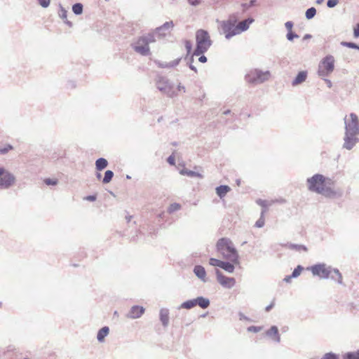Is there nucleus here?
<instances>
[{"label":"nucleus","instance_id":"f257e3e1","mask_svg":"<svg viewBox=\"0 0 359 359\" xmlns=\"http://www.w3.org/2000/svg\"><path fill=\"white\" fill-rule=\"evenodd\" d=\"M310 191L320 194L328 198H339L344 194L343 190L335 187V181L321 174H315L306 180Z\"/></svg>","mask_w":359,"mask_h":359},{"label":"nucleus","instance_id":"f03ea898","mask_svg":"<svg viewBox=\"0 0 359 359\" xmlns=\"http://www.w3.org/2000/svg\"><path fill=\"white\" fill-rule=\"evenodd\" d=\"M345 125V134L342 147L351 150L359 142V119L354 113H351L349 117L346 116L344 118Z\"/></svg>","mask_w":359,"mask_h":359},{"label":"nucleus","instance_id":"7ed1b4c3","mask_svg":"<svg viewBox=\"0 0 359 359\" xmlns=\"http://www.w3.org/2000/svg\"><path fill=\"white\" fill-rule=\"evenodd\" d=\"M217 252L221 255L223 259L233 264H239V255L234 247L233 242L228 238L219 239L216 244Z\"/></svg>","mask_w":359,"mask_h":359},{"label":"nucleus","instance_id":"20e7f679","mask_svg":"<svg viewBox=\"0 0 359 359\" xmlns=\"http://www.w3.org/2000/svg\"><path fill=\"white\" fill-rule=\"evenodd\" d=\"M313 276H319L320 278L327 279L330 275L334 273L337 276V283L343 284L341 273L337 269H334L330 266H327L324 263L317 264L309 269Z\"/></svg>","mask_w":359,"mask_h":359},{"label":"nucleus","instance_id":"39448f33","mask_svg":"<svg viewBox=\"0 0 359 359\" xmlns=\"http://www.w3.org/2000/svg\"><path fill=\"white\" fill-rule=\"evenodd\" d=\"M196 47L194 55L199 56L205 53L212 45L209 34L204 29H198L196 33Z\"/></svg>","mask_w":359,"mask_h":359},{"label":"nucleus","instance_id":"423d86ee","mask_svg":"<svg viewBox=\"0 0 359 359\" xmlns=\"http://www.w3.org/2000/svg\"><path fill=\"white\" fill-rule=\"evenodd\" d=\"M270 77L271 72L269 71H262L259 69H254L245 74V80L250 84L258 85L268 81Z\"/></svg>","mask_w":359,"mask_h":359},{"label":"nucleus","instance_id":"0eeeda50","mask_svg":"<svg viewBox=\"0 0 359 359\" xmlns=\"http://www.w3.org/2000/svg\"><path fill=\"white\" fill-rule=\"evenodd\" d=\"M156 41L154 33H148L146 35L140 36L136 41V53H140L143 56H148L151 55L149 43Z\"/></svg>","mask_w":359,"mask_h":359},{"label":"nucleus","instance_id":"6e6552de","mask_svg":"<svg viewBox=\"0 0 359 359\" xmlns=\"http://www.w3.org/2000/svg\"><path fill=\"white\" fill-rule=\"evenodd\" d=\"M156 85V88L168 97H173L177 95V93L174 90L173 84L166 77L158 76Z\"/></svg>","mask_w":359,"mask_h":359},{"label":"nucleus","instance_id":"1a4fd4ad","mask_svg":"<svg viewBox=\"0 0 359 359\" xmlns=\"http://www.w3.org/2000/svg\"><path fill=\"white\" fill-rule=\"evenodd\" d=\"M334 69V58L332 55L325 56L320 62L318 67V75L320 76H328Z\"/></svg>","mask_w":359,"mask_h":359},{"label":"nucleus","instance_id":"9d476101","mask_svg":"<svg viewBox=\"0 0 359 359\" xmlns=\"http://www.w3.org/2000/svg\"><path fill=\"white\" fill-rule=\"evenodd\" d=\"M15 182V177L4 168H0V190L7 189Z\"/></svg>","mask_w":359,"mask_h":359},{"label":"nucleus","instance_id":"9b49d317","mask_svg":"<svg viewBox=\"0 0 359 359\" xmlns=\"http://www.w3.org/2000/svg\"><path fill=\"white\" fill-rule=\"evenodd\" d=\"M221 28L226 39H230L233 36L238 35L237 25L223 20L221 22Z\"/></svg>","mask_w":359,"mask_h":359},{"label":"nucleus","instance_id":"f8f14e48","mask_svg":"<svg viewBox=\"0 0 359 359\" xmlns=\"http://www.w3.org/2000/svg\"><path fill=\"white\" fill-rule=\"evenodd\" d=\"M215 274L218 283L224 287L231 289L236 284V280L232 277H226L219 270H215Z\"/></svg>","mask_w":359,"mask_h":359},{"label":"nucleus","instance_id":"ddd939ff","mask_svg":"<svg viewBox=\"0 0 359 359\" xmlns=\"http://www.w3.org/2000/svg\"><path fill=\"white\" fill-rule=\"evenodd\" d=\"M174 27V23L172 20L165 22L161 26L156 27L152 33L157 34L158 38L166 36Z\"/></svg>","mask_w":359,"mask_h":359},{"label":"nucleus","instance_id":"4468645a","mask_svg":"<svg viewBox=\"0 0 359 359\" xmlns=\"http://www.w3.org/2000/svg\"><path fill=\"white\" fill-rule=\"evenodd\" d=\"M266 335L277 343L280 341V335L278 332V328L276 325L271 326L270 329L266 330Z\"/></svg>","mask_w":359,"mask_h":359},{"label":"nucleus","instance_id":"2eb2a0df","mask_svg":"<svg viewBox=\"0 0 359 359\" xmlns=\"http://www.w3.org/2000/svg\"><path fill=\"white\" fill-rule=\"evenodd\" d=\"M194 273L196 276L203 283L208 282L206 278V271L205 268L201 265H196L194 268Z\"/></svg>","mask_w":359,"mask_h":359},{"label":"nucleus","instance_id":"dca6fc26","mask_svg":"<svg viewBox=\"0 0 359 359\" xmlns=\"http://www.w3.org/2000/svg\"><path fill=\"white\" fill-rule=\"evenodd\" d=\"M254 22V19L248 18L237 24L238 34L247 31L249 29L250 25Z\"/></svg>","mask_w":359,"mask_h":359},{"label":"nucleus","instance_id":"f3484780","mask_svg":"<svg viewBox=\"0 0 359 359\" xmlns=\"http://www.w3.org/2000/svg\"><path fill=\"white\" fill-rule=\"evenodd\" d=\"M307 78V72L301 71L299 72L294 80L292 81V85L296 86L304 82Z\"/></svg>","mask_w":359,"mask_h":359},{"label":"nucleus","instance_id":"a211bd4d","mask_svg":"<svg viewBox=\"0 0 359 359\" xmlns=\"http://www.w3.org/2000/svg\"><path fill=\"white\" fill-rule=\"evenodd\" d=\"M160 320L163 327H166L169 324V311L167 309H161L159 313Z\"/></svg>","mask_w":359,"mask_h":359},{"label":"nucleus","instance_id":"6ab92c4d","mask_svg":"<svg viewBox=\"0 0 359 359\" xmlns=\"http://www.w3.org/2000/svg\"><path fill=\"white\" fill-rule=\"evenodd\" d=\"M109 333V328L107 326L102 327L100 329L97 334V339L99 342H103L104 341L105 337Z\"/></svg>","mask_w":359,"mask_h":359},{"label":"nucleus","instance_id":"aec40b11","mask_svg":"<svg viewBox=\"0 0 359 359\" xmlns=\"http://www.w3.org/2000/svg\"><path fill=\"white\" fill-rule=\"evenodd\" d=\"M196 305L199 306L201 309H207L210 306V300L203 297H198L195 299Z\"/></svg>","mask_w":359,"mask_h":359},{"label":"nucleus","instance_id":"412c9836","mask_svg":"<svg viewBox=\"0 0 359 359\" xmlns=\"http://www.w3.org/2000/svg\"><path fill=\"white\" fill-rule=\"evenodd\" d=\"M231 190L227 185H220L216 188V194L220 198H224L226 194Z\"/></svg>","mask_w":359,"mask_h":359},{"label":"nucleus","instance_id":"4be33fe9","mask_svg":"<svg viewBox=\"0 0 359 359\" xmlns=\"http://www.w3.org/2000/svg\"><path fill=\"white\" fill-rule=\"evenodd\" d=\"M108 165V161L104 158H99L95 161V168L98 171H102Z\"/></svg>","mask_w":359,"mask_h":359},{"label":"nucleus","instance_id":"5701e85b","mask_svg":"<svg viewBox=\"0 0 359 359\" xmlns=\"http://www.w3.org/2000/svg\"><path fill=\"white\" fill-rule=\"evenodd\" d=\"M180 173L182 175H187L190 177H198L200 179H202L203 177V175H201V173L188 170L187 168L181 170L180 171Z\"/></svg>","mask_w":359,"mask_h":359},{"label":"nucleus","instance_id":"b1692460","mask_svg":"<svg viewBox=\"0 0 359 359\" xmlns=\"http://www.w3.org/2000/svg\"><path fill=\"white\" fill-rule=\"evenodd\" d=\"M282 246L287 248L290 250H295V251H307V248L304 245H299V244H294V243H286L284 245H282Z\"/></svg>","mask_w":359,"mask_h":359},{"label":"nucleus","instance_id":"393cba45","mask_svg":"<svg viewBox=\"0 0 359 359\" xmlns=\"http://www.w3.org/2000/svg\"><path fill=\"white\" fill-rule=\"evenodd\" d=\"M234 264L233 262H231L229 261L224 262L222 263L221 269H224L225 271L232 273L234 271L235 266L233 265Z\"/></svg>","mask_w":359,"mask_h":359},{"label":"nucleus","instance_id":"a878e982","mask_svg":"<svg viewBox=\"0 0 359 359\" xmlns=\"http://www.w3.org/2000/svg\"><path fill=\"white\" fill-rule=\"evenodd\" d=\"M196 301L195 299H189L186 302H184L180 306L179 309H191L194 306H196Z\"/></svg>","mask_w":359,"mask_h":359},{"label":"nucleus","instance_id":"bb28decb","mask_svg":"<svg viewBox=\"0 0 359 359\" xmlns=\"http://www.w3.org/2000/svg\"><path fill=\"white\" fill-rule=\"evenodd\" d=\"M114 175V174L112 170H108L105 171L104 177L102 179V183L103 184L109 183L111 181Z\"/></svg>","mask_w":359,"mask_h":359},{"label":"nucleus","instance_id":"cd10ccee","mask_svg":"<svg viewBox=\"0 0 359 359\" xmlns=\"http://www.w3.org/2000/svg\"><path fill=\"white\" fill-rule=\"evenodd\" d=\"M83 10V6L81 3H76L72 6V11L76 15L82 14Z\"/></svg>","mask_w":359,"mask_h":359},{"label":"nucleus","instance_id":"c85d7f7f","mask_svg":"<svg viewBox=\"0 0 359 359\" xmlns=\"http://www.w3.org/2000/svg\"><path fill=\"white\" fill-rule=\"evenodd\" d=\"M266 212V210L263 209L261 212V215L259 219L255 222V226L257 228H262L264 226L265 220H264V214Z\"/></svg>","mask_w":359,"mask_h":359},{"label":"nucleus","instance_id":"c756f323","mask_svg":"<svg viewBox=\"0 0 359 359\" xmlns=\"http://www.w3.org/2000/svg\"><path fill=\"white\" fill-rule=\"evenodd\" d=\"M344 359H359V349L356 351L348 352L343 356Z\"/></svg>","mask_w":359,"mask_h":359},{"label":"nucleus","instance_id":"7c9ffc66","mask_svg":"<svg viewBox=\"0 0 359 359\" xmlns=\"http://www.w3.org/2000/svg\"><path fill=\"white\" fill-rule=\"evenodd\" d=\"M316 14V9L314 7H311L306 11L305 17L307 20H311Z\"/></svg>","mask_w":359,"mask_h":359},{"label":"nucleus","instance_id":"2f4dec72","mask_svg":"<svg viewBox=\"0 0 359 359\" xmlns=\"http://www.w3.org/2000/svg\"><path fill=\"white\" fill-rule=\"evenodd\" d=\"M180 208H181V205L180 204L177 203H172L169 206V208L168 209V212L169 213H172L174 212H176V211L180 210Z\"/></svg>","mask_w":359,"mask_h":359},{"label":"nucleus","instance_id":"473e14b6","mask_svg":"<svg viewBox=\"0 0 359 359\" xmlns=\"http://www.w3.org/2000/svg\"><path fill=\"white\" fill-rule=\"evenodd\" d=\"M341 45L344 47L359 50V45L353 42L341 41Z\"/></svg>","mask_w":359,"mask_h":359},{"label":"nucleus","instance_id":"72a5a7b5","mask_svg":"<svg viewBox=\"0 0 359 359\" xmlns=\"http://www.w3.org/2000/svg\"><path fill=\"white\" fill-rule=\"evenodd\" d=\"M58 15L60 18H62L63 20L67 18V11L65 8L62 6L61 4H60Z\"/></svg>","mask_w":359,"mask_h":359},{"label":"nucleus","instance_id":"f704fd0d","mask_svg":"<svg viewBox=\"0 0 359 359\" xmlns=\"http://www.w3.org/2000/svg\"><path fill=\"white\" fill-rule=\"evenodd\" d=\"M304 267L301 265H298L292 271V276H293L294 278H297L303 271Z\"/></svg>","mask_w":359,"mask_h":359},{"label":"nucleus","instance_id":"c9c22d12","mask_svg":"<svg viewBox=\"0 0 359 359\" xmlns=\"http://www.w3.org/2000/svg\"><path fill=\"white\" fill-rule=\"evenodd\" d=\"M222 262H223V261L215 259V258H210L209 259L210 265L213 266H218L219 268L221 267Z\"/></svg>","mask_w":359,"mask_h":359},{"label":"nucleus","instance_id":"e433bc0d","mask_svg":"<svg viewBox=\"0 0 359 359\" xmlns=\"http://www.w3.org/2000/svg\"><path fill=\"white\" fill-rule=\"evenodd\" d=\"M13 149V147L10 144H7L4 147L0 148V154H2V155L6 154L9 151H11Z\"/></svg>","mask_w":359,"mask_h":359},{"label":"nucleus","instance_id":"4c0bfd02","mask_svg":"<svg viewBox=\"0 0 359 359\" xmlns=\"http://www.w3.org/2000/svg\"><path fill=\"white\" fill-rule=\"evenodd\" d=\"M226 21H227L230 23L234 24V25H237L238 21V17L237 14L233 13V14L230 15L229 16L228 20H226Z\"/></svg>","mask_w":359,"mask_h":359},{"label":"nucleus","instance_id":"58836bf2","mask_svg":"<svg viewBox=\"0 0 359 359\" xmlns=\"http://www.w3.org/2000/svg\"><path fill=\"white\" fill-rule=\"evenodd\" d=\"M44 183L48 186H55L57 184L58 180L57 179L46 178Z\"/></svg>","mask_w":359,"mask_h":359},{"label":"nucleus","instance_id":"ea45409f","mask_svg":"<svg viewBox=\"0 0 359 359\" xmlns=\"http://www.w3.org/2000/svg\"><path fill=\"white\" fill-rule=\"evenodd\" d=\"M299 37V35L293 32H288L286 34V38L290 41H292L294 39H298Z\"/></svg>","mask_w":359,"mask_h":359},{"label":"nucleus","instance_id":"a19ab883","mask_svg":"<svg viewBox=\"0 0 359 359\" xmlns=\"http://www.w3.org/2000/svg\"><path fill=\"white\" fill-rule=\"evenodd\" d=\"M257 203L262 206V210L263 209H265L266 210V208L267 206H269L270 204L268 203L267 201H265V200H262V199H258L257 200Z\"/></svg>","mask_w":359,"mask_h":359},{"label":"nucleus","instance_id":"79ce46f5","mask_svg":"<svg viewBox=\"0 0 359 359\" xmlns=\"http://www.w3.org/2000/svg\"><path fill=\"white\" fill-rule=\"evenodd\" d=\"M324 359H339V356L332 352L327 353L323 355Z\"/></svg>","mask_w":359,"mask_h":359},{"label":"nucleus","instance_id":"37998d69","mask_svg":"<svg viewBox=\"0 0 359 359\" xmlns=\"http://www.w3.org/2000/svg\"><path fill=\"white\" fill-rule=\"evenodd\" d=\"M256 4V0H250L248 4L243 3L241 4V6L244 10L248 9L250 7L254 6Z\"/></svg>","mask_w":359,"mask_h":359},{"label":"nucleus","instance_id":"c03bdc74","mask_svg":"<svg viewBox=\"0 0 359 359\" xmlns=\"http://www.w3.org/2000/svg\"><path fill=\"white\" fill-rule=\"evenodd\" d=\"M144 313V309L142 306L136 305V318H140Z\"/></svg>","mask_w":359,"mask_h":359},{"label":"nucleus","instance_id":"a18cd8bd","mask_svg":"<svg viewBox=\"0 0 359 359\" xmlns=\"http://www.w3.org/2000/svg\"><path fill=\"white\" fill-rule=\"evenodd\" d=\"M185 48L187 51V54H190L192 50V43L189 40H186L184 42Z\"/></svg>","mask_w":359,"mask_h":359},{"label":"nucleus","instance_id":"49530a36","mask_svg":"<svg viewBox=\"0 0 359 359\" xmlns=\"http://www.w3.org/2000/svg\"><path fill=\"white\" fill-rule=\"evenodd\" d=\"M339 4V0H327V6L328 8H334Z\"/></svg>","mask_w":359,"mask_h":359},{"label":"nucleus","instance_id":"de8ad7c7","mask_svg":"<svg viewBox=\"0 0 359 359\" xmlns=\"http://www.w3.org/2000/svg\"><path fill=\"white\" fill-rule=\"evenodd\" d=\"M39 5L43 8H47L50 5V0H37Z\"/></svg>","mask_w":359,"mask_h":359},{"label":"nucleus","instance_id":"09e8293b","mask_svg":"<svg viewBox=\"0 0 359 359\" xmlns=\"http://www.w3.org/2000/svg\"><path fill=\"white\" fill-rule=\"evenodd\" d=\"M260 330H261V327H257V326L252 325V326H250L249 327H248V331L251 332L257 333V332H259Z\"/></svg>","mask_w":359,"mask_h":359},{"label":"nucleus","instance_id":"8fccbe9b","mask_svg":"<svg viewBox=\"0 0 359 359\" xmlns=\"http://www.w3.org/2000/svg\"><path fill=\"white\" fill-rule=\"evenodd\" d=\"M194 54H193V55H191V57H190V59H189V67L191 70L194 71L195 72H197V69H196V67L194 65H192V62H194Z\"/></svg>","mask_w":359,"mask_h":359},{"label":"nucleus","instance_id":"3c124183","mask_svg":"<svg viewBox=\"0 0 359 359\" xmlns=\"http://www.w3.org/2000/svg\"><path fill=\"white\" fill-rule=\"evenodd\" d=\"M293 22L292 21H287L285 23V27L288 32H292Z\"/></svg>","mask_w":359,"mask_h":359},{"label":"nucleus","instance_id":"603ef678","mask_svg":"<svg viewBox=\"0 0 359 359\" xmlns=\"http://www.w3.org/2000/svg\"><path fill=\"white\" fill-rule=\"evenodd\" d=\"M126 317L129 318H135V305L130 308V312L126 314Z\"/></svg>","mask_w":359,"mask_h":359},{"label":"nucleus","instance_id":"864d4df0","mask_svg":"<svg viewBox=\"0 0 359 359\" xmlns=\"http://www.w3.org/2000/svg\"><path fill=\"white\" fill-rule=\"evenodd\" d=\"M167 162L171 165H174L175 164V156L173 155H170L168 158H167Z\"/></svg>","mask_w":359,"mask_h":359},{"label":"nucleus","instance_id":"5fc2aeb1","mask_svg":"<svg viewBox=\"0 0 359 359\" xmlns=\"http://www.w3.org/2000/svg\"><path fill=\"white\" fill-rule=\"evenodd\" d=\"M353 36L355 38L359 37V23L356 24L353 29Z\"/></svg>","mask_w":359,"mask_h":359},{"label":"nucleus","instance_id":"6e6d98bb","mask_svg":"<svg viewBox=\"0 0 359 359\" xmlns=\"http://www.w3.org/2000/svg\"><path fill=\"white\" fill-rule=\"evenodd\" d=\"M187 1L193 6H198L201 4V0H187Z\"/></svg>","mask_w":359,"mask_h":359},{"label":"nucleus","instance_id":"4d7b16f0","mask_svg":"<svg viewBox=\"0 0 359 359\" xmlns=\"http://www.w3.org/2000/svg\"><path fill=\"white\" fill-rule=\"evenodd\" d=\"M96 199H97V196L95 194L87 196L85 198V200L88 201H92V202L96 201Z\"/></svg>","mask_w":359,"mask_h":359},{"label":"nucleus","instance_id":"13d9d810","mask_svg":"<svg viewBox=\"0 0 359 359\" xmlns=\"http://www.w3.org/2000/svg\"><path fill=\"white\" fill-rule=\"evenodd\" d=\"M180 59H177L172 62L170 65H161L162 67H175L179 64Z\"/></svg>","mask_w":359,"mask_h":359},{"label":"nucleus","instance_id":"bf43d9fd","mask_svg":"<svg viewBox=\"0 0 359 359\" xmlns=\"http://www.w3.org/2000/svg\"><path fill=\"white\" fill-rule=\"evenodd\" d=\"M198 58V61L202 63H205L207 62V57L204 55L201 54Z\"/></svg>","mask_w":359,"mask_h":359},{"label":"nucleus","instance_id":"052dcab7","mask_svg":"<svg viewBox=\"0 0 359 359\" xmlns=\"http://www.w3.org/2000/svg\"><path fill=\"white\" fill-rule=\"evenodd\" d=\"M292 278H294L293 276H292V275H290V276H286L284 279H283V281L287 283H290L291 282V279Z\"/></svg>","mask_w":359,"mask_h":359},{"label":"nucleus","instance_id":"680f3d73","mask_svg":"<svg viewBox=\"0 0 359 359\" xmlns=\"http://www.w3.org/2000/svg\"><path fill=\"white\" fill-rule=\"evenodd\" d=\"M311 38H312V35H311L310 34H306L303 36L302 39H303V41H306V40L310 39Z\"/></svg>","mask_w":359,"mask_h":359},{"label":"nucleus","instance_id":"e2e57ef3","mask_svg":"<svg viewBox=\"0 0 359 359\" xmlns=\"http://www.w3.org/2000/svg\"><path fill=\"white\" fill-rule=\"evenodd\" d=\"M329 278H330L332 280L337 282V276L334 273L330 274Z\"/></svg>","mask_w":359,"mask_h":359},{"label":"nucleus","instance_id":"0e129e2a","mask_svg":"<svg viewBox=\"0 0 359 359\" xmlns=\"http://www.w3.org/2000/svg\"><path fill=\"white\" fill-rule=\"evenodd\" d=\"M273 307V303H271V304L268 305L265 310L266 311L269 312L272 308Z\"/></svg>","mask_w":359,"mask_h":359},{"label":"nucleus","instance_id":"69168bd1","mask_svg":"<svg viewBox=\"0 0 359 359\" xmlns=\"http://www.w3.org/2000/svg\"><path fill=\"white\" fill-rule=\"evenodd\" d=\"M325 81L326 82V83H327V87H328V88H332V82H331V81H330V80H329V79H325Z\"/></svg>","mask_w":359,"mask_h":359},{"label":"nucleus","instance_id":"338daca9","mask_svg":"<svg viewBox=\"0 0 359 359\" xmlns=\"http://www.w3.org/2000/svg\"><path fill=\"white\" fill-rule=\"evenodd\" d=\"M64 22H65V23L66 25H68L69 27H72V25H73L72 22L71 21H69V20H67V19H65V20H64Z\"/></svg>","mask_w":359,"mask_h":359},{"label":"nucleus","instance_id":"774afa93","mask_svg":"<svg viewBox=\"0 0 359 359\" xmlns=\"http://www.w3.org/2000/svg\"><path fill=\"white\" fill-rule=\"evenodd\" d=\"M177 90L180 91L183 90L184 92H185V87L184 86H182L181 84H179L177 86Z\"/></svg>","mask_w":359,"mask_h":359}]
</instances>
